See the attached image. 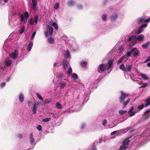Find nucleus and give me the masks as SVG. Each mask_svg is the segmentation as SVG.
<instances>
[{
	"mask_svg": "<svg viewBox=\"0 0 150 150\" xmlns=\"http://www.w3.org/2000/svg\"><path fill=\"white\" fill-rule=\"evenodd\" d=\"M144 38V36L143 34H141L137 36L134 35L129 37L128 39V40L131 43L130 45L132 46L136 44L137 42V40L141 42L143 41Z\"/></svg>",
	"mask_w": 150,
	"mask_h": 150,
	"instance_id": "f257e3e1",
	"label": "nucleus"
},
{
	"mask_svg": "<svg viewBox=\"0 0 150 150\" xmlns=\"http://www.w3.org/2000/svg\"><path fill=\"white\" fill-rule=\"evenodd\" d=\"M120 93H121V95L119 98L120 102L121 103L123 104V108H124L128 103L130 101L131 99L129 98L124 102V101L126 97L128 96V95L126 94L123 91H121Z\"/></svg>",
	"mask_w": 150,
	"mask_h": 150,
	"instance_id": "f03ea898",
	"label": "nucleus"
},
{
	"mask_svg": "<svg viewBox=\"0 0 150 150\" xmlns=\"http://www.w3.org/2000/svg\"><path fill=\"white\" fill-rule=\"evenodd\" d=\"M139 53V50L137 48L135 47L131 49L130 51L128 52L126 54L128 57L132 55L133 57H136L138 55Z\"/></svg>",
	"mask_w": 150,
	"mask_h": 150,
	"instance_id": "7ed1b4c3",
	"label": "nucleus"
},
{
	"mask_svg": "<svg viewBox=\"0 0 150 150\" xmlns=\"http://www.w3.org/2000/svg\"><path fill=\"white\" fill-rule=\"evenodd\" d=\"M45 103H42L40 101H38L35 103L33 105L32 110V113L34 114H35L36 113L37 107L42 105H45Z\"/></svg>",
	"mask_w": 150,
	"mask_h": 150,
	"instance_id": "20e7f679",
	"label": "nucleus"
},
{
	"mask_svg": "<svg viewBox=\"0 0 150 150\" xmlns=\"http://www.w3.org/2000/svg\"><path fill=\"white\" fill-rule=\"evenodd\" d=\"M4 66L3 68L2 67L1 69L3 70L5 69V67H10L11 66H12L13 61L9 57L8 58L6 59L4 62Z\"/></svg>",
	"mask_w": 150,
	"mask_h": 150,
	"instance_id": "39448f33",
	"label": "nucleus"
},
{
	"mask_svg": "<svg viewBox=\"0 0 150 150\" xmlns=\"http://www.w3.org/2000/svg\"><path fill=\"white\" fill-rule=\"evenodd\" d=\"M46 31L45 32V36L46 37H48L49 36H52L53 31V28L49 25H47Z\"/></svg>",
	"mask_w": 150,
	"mask_h": 150,
	"instance_id": "423d86ee",
	"label": "nucleus"
},
{
	"mask_svg": "<svg viewBox=\"0 0 150 150\" xmlns=\"http://www.w3.org/2000/svg\"><path fill=\"white\" fill-rule=\"evenodd\" d=\"M129 142V140L128 139H127L124 140L122 142V145L120 147V150H124L127 149L128 147Z\"/></svg>",
	"mask_w": 150,
	"mask_h": 150,
	"instance_id": "0eeeda50",
	"label": "nucleus"
},
{
	"mask_svg": "<svg viewBox=\"0 0 150 150\" xmlns=\"http://www.w3.org/2000/svg\"><path fill=\"white\" fill-rule=\"evenodd\" d=\"M145 104H142L138 107V109L139 110L142 109L144 107H147L150 105V97L148 98L145 99L144 101Z\"/></svg>",
	"mask_w": 150,
	"mask_h": 150,
	"instance_id": "6e6552de",
	"label": "nucleus"
},
{
	"mask_svg": "<svg viewBox=\"0 0 150 150\" xmlns=\"http://www.w3.org/2000/svg\"><path fill=\"white\" fill-rule=\"evenodd\" d=\"M106 66V65L104 64L99 65L98 67V71L99 73H102L105 70Z\"/></svg>",
	"mask_w": 150,
	"mask_h": 150,
	"instance_id": "1a4fd4ad",
	"label": "nucleus"
},
{
	"mask_svg": "<svg viewBox=\"0 0 150 150\" xmlns=\"http://www.w3.org/2000/svg\"><path fill=\"white\" fill-rule=\"evenodd\" d=\"M29 14L28 12L26 11L23 13V14H21L20 16L21 21L23 22L24 21L25 19L27 20L29 17Z\"/></svg>",
	"mask_w": 150,
	"mask_h": 150,
	"instance_id": "9d476101",
	"label": "nucleus"
},
{
	"mask_svg": "<svg viewBox=\"0 0 150 150\" xmlns=\"http://www.w3.org/2000/svg\"><path fill=\"white\" fill-rule=\"evenodd\" d=\"M138 23L142 24L144 22L148 23L150 21V18L144 19V17H140L138 18L137 20Z\"/></svg>",
	"mask_w": 150,
	"mask_h": 150,
	"instance_id": "9b49d317",
	"label": "nucleus"
},
{
	"mask_svg": "<svg viewBox=\"0 0 150 150\" xmlns=\"http://www.w3.org/2000/svg\"><path fill=\"white\" fill-rule=\"evenodd\" d=\"M18 52L17 50H15L13 52L9 54L10 58L15 60L18 57Z\"/></svg>",
	"mask_w": 150,
	"mask_h": 150,
	"instance_id": "f8f14e48",
	"label": "nucleus"
},
{
	"mask_svg": "<svg viewBox=\"0 0 150 150\" xmlns=\"http://www.w3.org/2000/svg\"><path fill=\"white\" fill-rule=\"evenodd\" d=\"M38 17L37 15L35 16L34 17V18H31L29 21V23L30 25H34V23L36 24H37L38 22Z\"/></svg>",
	"mask_w": 150,
	"mask_h": 150,
	"instance_id": "ddd939ff",
	"label": "nucleus"
},
{
	"mask_svg": "<svg viewBox=\"0 0 150 150\" xmlns=\"http://www.w3.org/2000/svg\"><path fill=\"white\" fill-rule=\"evenodd\" d=\"M147 25L146 23H145L142 25L139 28L138 30L136 31V33L137 34H139L142 32L144 31V30L143 28H146L147 27Z\"/></svg>",
	"mask_w": 150,
	"mask_h": 150,
	"instance_id": "4468645a",
	"label": "nucleus"
},
{
	"mask_svg": "<svg viewBox=\"0 0 150 150\" xmlns=\"http://www.w3.org/2000/svg\"><path fill=\"white\" fill-rule=\"evenodd\" d=\"M30 144L33 146H34L35 145V140L34 138L33 134L31 133L30 137Z\"/></svg>",
	"mask_w": 150,
	"mask_h": 150,
	"instance_id": "2eb2a0df",
	"label": "nucleus"
},
{
	"mask_svg": "<svg viewBox=\"0 0 150 150\" xmlns=\"http://www.w3.org/2000/svg\"><path fill=\"white\" fill-rule=\"evenodd\" d=\"M32 2V6L33 10L34 11H36L37 9V5L38 4L37 0H31Z\"/></svg>",
	"mask_w": 150,
	"mask_h": 150,
	"instance_id": "dca6fc26",
	"label": "nucleus"
},
{
	"mask_svg": "<svg viewBox=\"0 0 150 150\" xmlns=\"http://www.w3.org/2000/svg\"><path fill=\"white\" fill-rule=\"evenodd\" d=\"M64 57L66 59H69L70 58L71 54L70 52L68 50L64 51Z\"/></svg>",
	"mask_w": 150,
	"mask_h": 150,
	"instance_id": "f3484780",
	"label": "nucleus"
},
{
	"mask_svg": "<svg viewBox=\"0 0 150 150\" xmlns=\"http://www.w3.org/2000/svg\"><path fill=\"white\" fill-rule=\"evenodd\" d=\"M128 112L129 114V117L133 116L136 113V112L134 111V107H132L131 108Z\"/></svg>",
	"mask_w": 150,
	"mask_h": 150,
	"instance_id": "a211bd4d",
	"label": "nucleus"
},
{
	"mask_svg": "<svg viewBox=\"0 0 150 150\" xmlns=\"http://www.w3.org/2000/svg\"><path fill=\"white\" fill-rule=\"evenodd\" d=\"M59 84L60 88L62 89L66 87L67 83L64 81L62 80L59 81Z\"/></svg>",
	"mask_w": 150,
	"mask_h": 150,
	"instance_id": "6ab92c4d",
	"label": "nucleus"
},
{
	"mask_svg": "<svg viewBox=\"0 0 150 150\" xmlns=\"http://www.w3.org/2000/svg\"><path fill=\"white\" fill-rule=\"evenodd\" d=\"M125 59V62H126L128 59V57L127 54L122 56L117 61V64H120Z\"/></svg>",
	"mask_w": 150,
	"mask_h": 150,
	"instance_id": "aec40b11",
	"label": "nucleus"
},
{
	"mask_svg": "<svg viewBox=\"0 0 150 150\" xmlns=\"http://www.w3.org/2000/svg\"><path fill=\"white\" fill-rule=\"evenodd\" d=\"M132 67V64H127L126 65V68L125 69V72H128L130 71Z\"/></svg>",
	"mask_w": 150,
	"mask_h": 150,
	"instance_id": "412c9836",
	"label": "nucleus"
},
{
	"mask_svg": "<svg viewBox=\"0 0 150 150\" xmlns=\"http://www.w3.org/2000/svg\"><path fill=\"white\" fill-rule=\"evenodd\" d=\"M114 62V60L113 59H109L107 63V65L108 66V68L107 70H109L111 67Z\"/></svg>",
	"mask_w": 150,
	"mask_h": 150,
	"instance_id": "4be33fe9",
	"label": "nucleus"
},
{
	"mask_svg": "<svg viewBox=\"0 0 150 150\" xmlns=\"http://www.w3.org/2000/svg\"><path fill=\"white\" fill-rule=\"evenodd\" d=\"M69 64L68 61L66 60H64L62 64L63 67L64 69H66L69 65Z\"/></svg>",
	"mask_w": 150,
	"mask_h": 150,
	"instance_id": "5701e85b",
	"label": "nucleus"
},
{
	"mask_svg": "<svg viewBox=\"0 0 150 150\" xmlns=\"http://www.w3.org/2000/svg\"><path fill=\"white\" fill-rule=\"evenodd\" d=\"M18 98L20 101L21 103L23 102L24 100V95L22 93H21L19 94Z\"/></svg>",
	"mask_w": 150,
	"mask_h": 150,
	"instance_id": "b1692460",
	"label": "nucleus"
},
{
	"mask_svg": "<svg viewBox=\"0 0 150 150\" xmlns=\"http://www.w3.org/2000/svg\"><path fill=\"white\" fill-rule=\"evenodd\" d=\"M144 116L146 117V118H147L150 117V110H147L144 113Z\"/></svg>",
	"mask_w": 150,
	"mask_h": 150,
	"instance_id": "393cba45",
	"label": "nucleus"
},
{
	"mask_svg": "<svg viewBox=\"0 0 150 150\" xmlns=\"http://www.w3.org/2000/svg\"><path fill=\"white\" fill-rule=\"evenodd\" d=\"M33 43L32 42H30L28 45V48L27 49V51L28 52H29L31 50L33 46Z\"/></svg>",
	"mask_w": 150,
	"mask_h": 150,
	"instance_id": "a878e982",
	"label": "nucleus"
},
{
	"mask_svg": "<svg viewBox=\"0 0 150 150\" xmlns=\"http://www.w3.org/2000/svg\"><path fill=\"white\" fill-rule=\"evenodd\" d=\"M49 23L50 25H52L54 27L55 29L57 30L58 29V25L55 22H53L52 24L51 22H49Z\"/></svg>",
	"mask_w": 150,
	"mask_h": 150,
	"instance_id": "bb28decb",
	"label": "nucleus"
},
{
	"mask_svg": "<svg viewBox=\"0 0 150 150\" xmlns=\"http://www.w3.org/2000/svg\"><path fill=\"white\" fill-rule=\"evenodd\" d=\"M87 64V62L85 61H82L80 63V65L83 68L86 67Z\"/></svg>",
	"mask_w": 150,
	"mask_h": 150,
	"instance_id": "cd10ccee",
	"label": "nucleus"
},
{
	"mask_svg": "<svg viewBox=\"0 0 150 150\" xmlns=\"http://www.w3.org/2000/svg\"><path fill=\"white\" fill-rule=\"evenodd\" d=\"M58 76L60 78L63 79L64 80L67 79L66 78L64 74L63 73H60L58 75Z\"/></svg>",
	"mask_w": 150,
	"mask_h": 150,
	"instance_id": "c85d7f7f",
	"label": "nucleus"
},
{
	"mask_svg": "<svg viewBox=\"0 0 150 150\" xmlns=\"http://www.w3.org/2000/svg\"><path fill=\"white\" fill-rule=\"evenodd\" d=\"M117 14H115L114 15L110 17L111 21H115L117 17Z\"/></svg>",
	"mask_w": 150,
	"mask_h": 150,
	"instance_id": "c756f323",
	"label": "nucleus"
},
{
	"mask_svg": "<svg viewBox=\"0 0 150 150\" xmlns=\"http://www.w3.org/2000/svg\"><path fill=\"white\" fill-rule=\"evenodd\" d=\"M75 3V2L74 1L71 0L67 2V4L69 6H72L74 5Z\"/></svg>",
	"mask_w": 150,
	"mask_h": 150,
	"instance_id": "7c9ffc66",
	"label": "nucleus"
},
{
	"mask_svg": "<svg viewBox=\"0 0 150 150\" xmlns=\"http://www.w3.org/2000/svg\"><path fill=\"white\" fill-rule=\"evenodd\" d=\"M56 107L57 108L61 109L62 108V106L61 104L59 102H57L56 103Z\"/></svg>",
	"mask_w": 150,
	"mask_h": 150,
	"instance_id": "2f4dec72",
	"label": "nucleus"
},
{
	"mask_svg": "<svg viewBox=\"0 0 150 150\" xmlns=\"http://www.w3.org/2000/svg\"><path fill=\"white\" fill-rule=\"evenodd\" d=\"M54 39L50 37L48 39V42L50 44H53L54 42Z\"/></svg>",
	"mask_w": 150,
	"mask_h": 150,
	"instance_id": "473e14b6",
	"label": "nucleus"
},
{
	"mask_svg": "<svg viewBox=\"0 0 150 150\" xmlns=\"http://www.w3.org/2000/svg\"><path fill=\"white\" fill-rule=\"evenodd\" d=\"M11 75H10L7 76L6 78L5 79L6 82H8L11 81Z\"/></svg>",
	"mask_w": 150,
	"mask_h": 150,
	"instance_id": "72a5a7b5",
	"label": "nucleus"
},
{
	"mask_svg": "<svg viewBox=\"0 0 150 150\" xmlns=\"http://www.w3.org/2000/svg\"><path fill=\"white\" fill-rule=\"evenodd\" d=\"M150 43L149 42H147L146 44L143 45H142V47L143 49H146L150 45Z\"/></svg>",
	"mask_w": 150,
	"mask_h": 150,
	"instance_id": "f704fd0d",
	"label": "nucleus"
},
{
	"mask_svg": "<svg viewBox=\"0 0 150 150\" xmlns=\"http://www.w3.org/2000/svg\"><path fill=\"white\" fill-rule=\"evenodd\" d=\"M25 28L24 26L21 27L19 31V32L20 34H22L25 31Z\"/></svg>",
	"mask_w": 150,
	"mask_h": 150,
	"instance_id": "c9c22d12",
	"label": "nucleus"
},
{
	"mask_svg": "<svg viewBox=\"0 0 150 150\" xmlns=\"http://www.w3.org/2000/svg\"><path fill=\"white\" fill-rule=\"evenodd\" d=\"M71 77L74 80L78 78V75L76 73H73L71 75Z\"/></svg>",
	"mask_w": 150,
	"mask_h": 150,
	"instance_id": "e433bc0d",
	"label": "nucleus"
},
{
	"mask_svg": "<svg viewBox=\"0 0 150 150\" xmlns=\"http://www.w3.org/2000/svg\"><path fill=\"white\" fill-rule=\"evenodd\" d=\"M142 78L144 80H146L148 79V77L146 75L143 74H141Z\"/></svg>",
	"mask_w": 150,
	"mask_h": 150,
	"instance_id": "4c0bfd02",
	"label": "nucleus"
},
{
	"mask_svg": "<svg viewBox=\"0 0 150 150\" xmlns=\"http://www.w3.org/2000/svg\"><path fill=\"white\" fill-rule=\"evenodd\" d=\"M118 50L120 53L123 52L124 51L123 47L122 46H120L118 48Z\"/></svg>",
	"mask_w": 150,
	"mask_h": 150,
	"instance_id": "58836bf2",
	"label": "nucleus"
},
{
	"mask_svg": "<svg viewBox=\"0 0 150 150\" xmlns=\"http://www.w3.org/2000/svg\"><path fill=\"white\" fill-rule=\"evenodd\" d=\"M6 85V82H2L0 84V87L1 88H5Z\"/></svg>",
	"mask_w": 150,
	"mask_h": 150,
	"instance_id": "ea45409f",
	"label": "nucleus"
},
{
	"mask_svg": "<svg viewBox=\"0 0 150 150\" xmlns=\"http://www.w3.org/2000/svg\"><path fill=\"white\" fill-rule=\"evenodd\" d=\"M120 69L121 70L125 72V68L124 64H122L120 67Z\"/></svg>",
	"mask_w": 150,
	"mask_h": 150,
	"instance_id": "a19ab883",
	"label": "nucleus"
},
{
	"mask_svg": "<svg viewBox=\"0 0 150 150\" xmlns=\"http://www.w3.org/2000/svg\"><path fill=\"white\" fill-rule=\"evenodd\" d=\"M36 96L40 100L43 101V98L38 93H36Z\"/></svg>",
	"mask_w": 150,
	"mask_h": 150,
	"instance_id": "79ce46f5",
	"label": "nucleus"
},
{
	"mask_svg": "<svg viewBox=\"0 0 150 150\" xmlns=\"http://www.w3.org/2000/svg\"><path fill=\"white\" fill-rule=\"evenodd\" d=\"M86 125L85 123H82L80 127V129L82 130L83 129L85 128V127L86 126Z\"/></svg>",
	"mask_w": 150,
	"mask_h": 150,
	"instance_id": "37998d69",
	"label": "nucleus"
},
{
	"mask_svg": "<svg viewBox=\"0 0 150 150\" xmlns=\"http://www.w3.org/2000/svg\"><path fill=\"white\" fill-rule=\"evenodd\" d=\"M59 7V4L58 3H57L54 4V8L55 10L58 9Z\"/></svg>",
	"mask_w": 150,
	"mask_h": 150,
	"instance_id": "c03bdc74",
	"label": "nucleus"
},
{
	"mask_svg": "<svg viewBox=\"0 0 150 150\" xmlns=\"http://www.w3.org/2000/svg\"><path fill=\"white\" fill-rule=\"evenodd\" d=\"M78 86H79V87L77 88V89H81L84 87V86L81 83H79Z\"/></svg>",
	"mask_w": 150,
	"mask_h": 150,
	"instance_id": "a18cd8bd",
	"label": "nucleus"
},
{
	"mask_svg": "<svg viewBox=\"0 0 150 150\" xmlns=\"http://www.w3.org/2000/svg\"><path fill=\"white\" fill-rule=\"evenodd\" d=\"M51 118L49 117L45 119H42V120L44 122H47L48 121H49L51 120Z\"/></svg>",
	"mask_w": 150,
	"mask_h": 150,
	"instance_id": "49530a36",
	"label": "nucleus"
},
{
	"mask_svg": "<svg viewBox=\"0 0 150 150\" xmlns=\"http://www.w3.org/2000/svg\"><path fill=\"white\" fill-rule=\"evenodd\" d=\"M102 20L105 21L107 19V15L105 14H104L102 16Z\"/></svg>",
	"mask_w": 150,
	"mask_h": 150,
	"instance_id": "de8ad7c7",
	"label": "nucleus"
},
{
	"mask_svg": "<svg viewBox=\"0 0 150 150\" xmlns=\"http://www.w3.org/2000/svg\"><path fill=\"white\" fill-rule=\"evenodd\" d=\"M127 112L126 110H120L119 111V112L120 115H122L125 113Z\"/></svg>",
	"mask_w": 150,
	"mask_h": 150,
	"instance_id": "09e8293b",
	"label": "nucleus"
},
{
	"mask_svg": "<svg viewBox=\"0 0 150 150\" xmlns=\"http://www.w3.org/2000/svg\"><path fill=\"white\" fill-rule=\"evenodd\" d=\"M36 129L39 131L42 130V127L41 125H39L36 127Z\"/></svg>",
	"mask_w": 150,
	"mask_h": 150,
	"instance_id": "8fccbe9b",
	"label": "nucleus"
},
{
	"mask_svg": "<svg viewBox=\"0 0 150 150\" xmlns=\"http://www.w3.org/2000/svg\"><path fill=\"white\" fill-rule=\"evenodd\" d=\"M72 72V69L71 67H70L69 69L67 71V73L69 75H70L71 73Z\"/></svg>",
	"mask_w": 150,
	"mask_h": 150,
	"instance_id": "3c124183",
	"label": "nucleus"
},
{
	"mask_svg": "<svg viewBox=\"0 0 150 150\" xmlns=\"http://www.w3.org/2000/svg\"><path fill=\"white\" fill-rule=\"evenodd\" d=\"M9 23L10 25H12V21L11 20L12 17L11 16H10L8 17Z\"/></svg>",
	"mask_w": 150,
	"mask_h": 150,
	"instance_id": "603ef678",
	"label": "nucleus"
},
{
	"mask_svg": "<svg viewBox=\"0 0 150 150\" xmlns=\"http://www.w3.org/2000/svg\"><path fill=\"white\" fill-rule=\"evenodd\" d=\"M107 123V121L106 120H104L103 122V125L104 126H105Z\"/></svg>",
	"mask_w": 150,
	"mask_h": 150,
	"instance_id": "864d4df0",
	"label": "nucleus"
},
{
	"mask_svg": "<svg viewBox=\"0 0 150 150\" xmlns=\"http://www.w3.org/2000/svg\"><path fill=\"white\" fill-rule=\"evenodd\" d=\"M150 60V56L148 57L147 59L144 61V63H146L147 62Z\"/></svg>",
	"mask_w": 150,
	"mask_h": 150,
	"instance_id": "5fc2aeb1",
	"label": "nucleus"
},
{
	"mask_svg": "<svg viewBox=\"0 0 150 150\" xmlns=\"http://www.w3.org/2000/svg\"><path fill=\"white\" fill-rule=\"evenodd\" d=\"M50 101V100L49 99H47L45 100V102L44 103H45V104L46 103H49Z\"/></svg>",
	"mask_w": 150,
	"mask_h": 150,
	"instance_id": "6e6d98bb",
	"label": "nucleus"
},
{
	"mask_svg": "<svg viewBox=\"0 0 150 150\" xmlns=\"http://www.w3.org/2000/svg\"><path fill=\"white\" fill-rule=\"evenodd\" d=\"M3 74L1 73L0 74V80L2 79L3 78Z\"/></svg>",
	"mask_w": 150,
	"mask_h": 150,
	"instance_id": "4d7b16f0",
	"label": "nucleus"
},
{
	"mask_svg": "<svg viewBox=\"0 0 150 150\" xmlns=\"http://www.w3.org/2000/svg\"><path fill=\"white\" fill-rule=\"evenodd\" d=\"M29 106H30L32 104V102L28 100L27 102Z\"/></svg>",
	"mask_w": 150,
	"mask_h": 150,
	"instance_id": "13d9d810",
	"label": "nucleus"
},
{
	"mask_svg": "<svg viewBox=\"0 0 150 150\" xmlns=\"http://www.w3.org/2000/svg\"><path fill=\"white\" fill-rule=\"evenodd\" d=\"M147 86V83H144L143 85L141 86L140 87H145L146 86Z\"/></svg>",
	"mask_w": 150,
	"mask_h": 150,
	"instance_id": "bf43d9fd",
	"label": "nucleus"
},
{
	"mask_svg": "<svg viewBox=\"0 0 150 150\" xmlns=\"http://www.w3.org/2000/svg\"><path fill=\"white\" fill-rule=\"evenodd\" d=\"M117 132V131H113L111 133V135H114V134H115Z\"/></svg>",
	"mask_w": 150,
	"mask_h": 150,
	"instance_id": "052dcab7",
	"label": "nucleus"
},
{
	"mask_svg": "<svg viewBox=\"0 0 150 150\" xmlns=\"http://www.w3.org/2000/svg\"><path fill=\"white\" fill-rule=\"evenodd\" d=\"M77 7L79 9H81L82 8V7L81 5H79Z\"/></svg>",
	"mask_w": 150,
	"mask_h": 150,
	"instance_id": "680f3d73",
	"label": "nucleus"
},
{
	"mask_svg": "<svg viewBox=\"0 0 150 150\" xmlns=\"http://www.w3.org/2000/svg\"><path fill=\"white\" fill-rule=\"evenodd\" d=\"M18 137L20 138H21L22 137L23 135L22 134H20L18 135Z\"/></svg>",
	"mask_w": 150,
	"mask_h": 150,
	"instance_id": "e2e57ef3",
	"label": "nucleus"
},
{
	"mask_svg": "<svg viewBox=\"0 0 150 150\" xmlns=\"http://www.w3.org/2000/svg\"><path fill=\"white\" fill-rule=\"evenodd\" d=\"M36 32L35 31L33 33L32 35L33 36L35 37V36L36 34Z\"/></svg>",
	"mask_w": 150,
	"mask_h": 150,
	"instance_id": "0e129e2a",
	"label": "nucleus"
},
{
	"mask_svg": "<svg viewBox=\"0 0 150 150\" xmlns=\"http://www.w3.org/2000/svg\"><path fill=\"white\" fill-rule=\"evenodd\" d=\"M147 67H150V62L148 63L147 64Z\"/></svg>",
	"mask_w": 150,
	"mask_h": 150,
	"instance_id": "69168bd1",
	"label": "nucleus"
},
{
	"mask_svg": "<svg viewBox=\"0 0 150 150\" xmlns=\"http://www.w3.org/2000/svg\"><path fill=\"white\" fill-rule=\"evenodd\" d=\"M33 147L32 148L30 147L29 149H28L26 150H30L33 149Z\"/></svg>",
	"mask_w": 150,
	"mask_h": 150,
	"instance_id": "338daca9",
	"label": "nucleus"
},
{
	"mask_svg": "<svg viewBox=\"0 0 150 150\" xmlns=\"http://www.w3.org/2000/svg\"><path fill=\"white\" fill-rule=\"evenodd\" d=\"M8 1V0H4V1L5 3H7Z\"/></svg>",
	"mask_w": 150,
	"mask_h": 150,
	"instance_id": "774afa93",
	"label": "nucleus"
}]
</instances>
